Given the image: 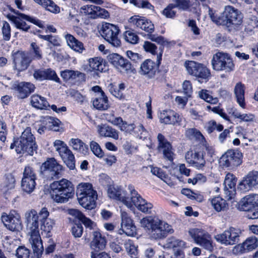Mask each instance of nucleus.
I'll list each match as a JSON object with an SVG mask.
<instances>
[{
    "label": "nucleus",
    "instance_id": "f03ea898",
    "mask_svg": "<svg viewBox=\"0 0 258 258\" xmlns=\"http://www.w3.org/2000/svg\"><path fill=\"white\" fill-rule=\"evenodd\" d=\"M142 227L148 231L150 237L155 239L165 238L168 234L173 232L171 225L158 218L152 216H147L140 221Z\"/></svg>",
    "mask_w": 258,
    "mask_h": 258
},
{
    "label": "nucleus",
    "instance_id": "cd10ccee",
    "mask_svg": "<svg viewBox=\"0 0 258 258\" xmlns=\"http://www.w3.org/2000/svg\"><path fill=\"white\" fill-rule=\"evenodd\" d=\"M67 45L72 50L79 53H82L85 50L83 43L77 39L73 35L66 32L63 34Z\"/></svg>",
    "mask_w": 258,
    "mask_h": 258
},
{
    "label": "nucleus",
    "instance_id": "bb28decb",
    "mask_svg": "<svg viewBox=\"0 0 258 258\" xmlns=\"http://www.w3.org/2000/svg\"><path fill=\"white\" fill-rule=\"evenodd\" d=\"M107 194L110 198L122 202L125 205V202L130 201V197L125 196V191L117 186L110 185L107 189Z\"/></svg>",
    "mask_w": 258,
    "mask_h": 258
},
{
    "label": "nucleus",
    "instance_id": "6e6552de",
    "mask_svg": "<svg viewBox=\"0 0 258 258\" xmlns=\"http://www.w3.org/2000/svg\"><path fill=\"white\" fill-rule=\"evenodd\" d=\"M119 29L117 26L112 24L105 22L102 24L101 35L111 46L118 47L121 42L118 38Z\"/></svg>",
    "mask_w": 258,
    "mask_h": 258
},
{
    "label": "nucleus",
    "instance_id": "5fc2aeb1",
    "mask_svg": "<svg viewBox=\"0 0 258 258\" xmlns=\"http://www.w3.org/2000/svg\"><path fill=\"white\" fill-rule=\"evenodd\" d=\"M185 245L186 243L184 241L173 237L168 238L166 241V246L169 248H184L185 247Z\"/></svg>",
    "mask_w": 258,
    "mask_h": 258
},
{
    "label": "nucleus",
    "instance_id": "09e8293b",
    "mask_svg": "<svg viewBox=\"0 0 258 258\" xmlns=\"http://www.w3.org/2000/svg\"><path fill=\"white\" fill-rule=\"evenodd\" d=\"M185 136L190 140H199L203 141L204 137L202 133L195 128H189L185 130Z\"/></svg>",
    "mask_w": 258,
    "mask_h": 258
},
{
    "label": "nucleus",
    "instance_id": "ea45409f",
    "mask_svg": "<svg viewBox=\"0 0 258 258\" xmlns=\"http://www.w3.org/2000/svg\"><path fill=\"white\" fill-rule=\"evenodd\" d=\"M69 214L78 219L86 227L92 229L94 223L89 218L86 217L83 213L77 209H72L69 210Z\"/></svg>",
    "mask_w": 258,
    "mask_h": 258
},
{
    "label": "nucleus",
    "instance_id": "a211bd4d",
    "mask_svg": "<svg viewBox=\"0 0 258 258\" xmlns=\"http://www.w3.org/2000/svg\"><path fill=\"white\" fill-rule=\"evenodd\" d=\"M121 228L118 231L120 235L125 234L130 236H133L136 233V227L133 222L132 219L128 214L124 211H121Z\"/></svg>",
    "mask_w": 258,
    "mask_h": 258
},
{
    "label": "nucleus",
    "instance_id": "aec40b11",
    "mask_svg": "<svg viewBox=\"0 0 258 258\" xmlns=\"http://www.w3.org/2000/svg\"><path fill=\"white\" fill-rule=\"evenodd\" d=\"M258 185V171L249 172L243 180L239 183L238 189L242 192H246Z\"/></svg>",
    "mask_w": 258,
    "mask_h": 258
},
{
    "label": "nucleus",
    "instance_id": "2f4dec72",
    "mask_svg": "<svg viewBox=\"0 0 258 258\" xmlns=\"http://www.w3.org/2000/svg\"><path fill=\"white\" fill-rule=\"evenodd\" d=\"M234 94L239 105L242 108H245V86L244 84L241 82L236 83L234 88Z\"/></svg>",
    "mask_w": 258,
    "mask_h": 258
},
{
    "label": "nucleus",
    "instance_id": "72a5a7b5",
    "mask_svg": "<svg viewBox=\"0 0 258 258\" xmlns=\"http://www.w3.org/2000/svg\"><path fill=\"white\" fill-rule=\"evenodd\" d=\"M77 197L86 196H96L97 192L93 188L92 185L90 183H81L77 188Z\"/></svg>",
    "mask_w": 258,
    "mask_h": 258
},
{
    "label": "nucleus",
    "instance_id": "3c124183",
    "mask_svg": "<svg viewBox=\"0 0 258 258\" xmlns=\"http://www.w3.org/2000/svg\"><path fill=\"white\" fill-rule=\"evenodd\" d=\"M242 247L244 250L251 251L258 247V238L255 236L247 238L242 243Z\"/></svg>",
    "mask_w": 258,
    "mask_h": 258
},
{
    "label": "nucleus",
    "instance_id": "2eb2a0df",
    "mask_svg": "<svg viewBox=\"0 0 258 258\" xmlns=\"http://www.w3.org/2000/svg\"><path fill=\"white\" fill-rule=\"evenodd\" d=\"M184 66L189 74L204 80L205 82L208 81L211 77L210 70L203 64L188 61L185 62Z\"/></svg>",
    "mask_w": 258,
    "mask_h": 258
},
{
    "label": "nucleus",
    "instance_id": "0e129e2a",
    "mask_svg": "<svg viewBox=\"0 0 258 258\" xmlns=\"http://www.w3.org/2000/svg\"><path fill=\"white\" fill-rule=\"evenodd\" d=\"M176 7L174 4H170L165 8L162 11V14L168 18H173L175 17L176 12L174 10Z\"/></svg>",
    "mask_w": 258,
    "mask_h": 258
},
{
    "label": "nucleus",
    "instance_id": "37998d69",
    "mask_svg": "<svg viewBox=\"0 0 258 258\" xmlns=\"http://www.w3.org/2000/svg\"><path fill=\"white\" fill-rule=\"evenodd\" d=\"M233 116L240 119L241 121L247 123H252L256 121L255 115L251 113H241L237 111H234L232 113Z\"/></svg>",
    "mask_w": 258,
    "mask_h": 258
},
{
    "label": "nucleus",
    "instance_id": "e433bc0d",
    "mask_svg": "<svg viewBox=\"0 0 258 258\" xmlns=\"http://www.w3.org/2000/svg\"><path fill=\"white\" fill-rule=\"evenodd\" d=\"M93 105L98 110H104L108 109V100L103 92H101L98 96H96L93 101Z\"/></svg>",
    "mask_w": 258,
    "mask_h": 258
},
{
    "label": "nucleus",
    "instance_id": "4c0bfd02",
    "mask_svg": "<svg viewBox=\"0 0 258 258\" xmlns=\"http://www.w3.org/2000/svg\"><path fill=\"white\" fill-rule=\"evenodd\" d=\"M31 104L33 107L39 109H46L49 106L46 98L38 94L31 97Z\"/></svg>",
    "mask_w": 258,
    "mask_h": 258
},
{
    "label": "nucleus",
    "instance_id": "f3484780",
    "mask_svg": "<svg viewBox=\"0 0 258 258\" xmlns=\"http://www.w3.org/2000/svg\"><path fill=\"white\" fill-rule=\"evenodd\" d=\"M12 58L14 67L19 72L26 70L32 61L29 53L22 50L13 52Z\"/></svg>",
    "mask_w": 258,
    "mask_h": 258
},
{
    "label": "nucleus",
    "instance_id": "ddd939ff",
    "mask_svg": "<svg viewBox=\"0 0 258 258\" xmlns=\"http://www.w3.org/2000/svg\"><path fill=\"white\" fill-rule=\"evenodd\" d=\"M63 170L54 158H48L41 166V173L48 179L58 178Z\"/></svg>",
    "mask_w": 258,
    "mask_h": 258
},
{
    "label": "nucleus",
    "instance_id": "a19ab883",
    "mask_svg": "<svg viewBox=\"0 0 258 258\" xmlns=\"http://www.w3.org/2000/svg\"><path fill=\"white\" fill-rule=\"evenodd\" d=\"M69 145L74 150L86 154L88 151V146L79 139H71L69 142Z\"/></svg>",
    "mask_w": 258,
    "mask_h": 258
},
{
    "label": "nucleus",
    "instance_id": "a18cd8bd",
    "mask_svg": "<svg viewBox=\"0 0 258 258\" xmlns=\"http://www.w3.org/2000/svg\"><path fill=\"white\" fill-rule=\"evenodd\" d=\"M88 63L92 71L102 72L103 70V59L100 57H95L89 58Z\"/></svg>",
    "mask_w": 258,
    "mask_h": 258
},
{
    "label": "nucleus",
    "instance_id": "6e6d98bb",
    "mask_svg": "<svg viewBox=\"0 0 258 258\" xmlns=\"http://www.w3.org/2000/svg\"><path fill=\"white\" fill-rule=\"evenodd\" d=\"M37 178L36 171L31 165H27L24 169L23 179L36 180Z\"/></svg>",
    "mask_w": 258,
    "mask_h": 258
},
{
    "label": "nucleus",
    "instance_id": "f8f14e48",
    "mask_svg": "<svg viewBox=\"0 0 258 258\" xmlns=\"http://www.w3.org/2000/svg\"><path fill=\"white\" fill-rule=\"evenodd\" d=\"M63 170L54 158H48L41 166V173L48 179L58 178Z\"/></svg>",
    "mask_w": 258,
    "mask_h": 258
},
{
    "label": "nucleus",
    "instance_id": "8fccbe9b",
    "mask_svg": "<svg viewBox=\"0 0 258 258\" xmlns=\"http://www.w3.org/2000/svg\"><path fill=\"white\" fill-rule=\"evenodd\" d=\"M97 9V6L87 5L81 7V13L91 19H95Z\"/></svg>",
    "mask_w": 258,
    "mask_h": 258
},
{
    "label": "nucleus",
    "instance_id": "9d476101",
    "mask_svg": "<svg viewBox=\"0 0 258 258\" xmlns=\"http://www.w3.org/2000/svg\"><path fill=\"white\" fill-rule=\"evenodd\" d=\"M14 13L17 15H8L7 18L14 23L17 28L24 31H27L30 28V26L26 23L25 20L30 22L40 28L43 27L42 22L39 20L35 18L30 17L18 12L14 11Z\"/></svg>",
    "mask_w": 258,
    "mask_h": 258
},
{
    "label": "nucleus",
    "instance_id": "052dcab7",
    "mask_svg": "<svg viewBox=\"0 0 258 258\" xmlns=\"http://www.w3.org/2000/svg\"><path fill=\"white\" fill-rule=\"evenodd\" d=\"M42 7L47 11L54 14H57L60 12V8L51 0H46Z\"/></svg>",
    "mask_w": 258,
    "mask_h": 258
},
{
    "label": "nucleus",
    "instance_id": "13d9d810",
    "mask_svg": "<svg viewBox=\"0 0 258 258\" xmlns=\"http://www.w3.org/2000/svg\"><path fill=\"white\" fill-rule=\"evenodd\" d=\"M124 246L126 251L132 257H137L138 253L137 247L132 240L130 239L126 240L124 243Z\"/></svg>",
    "mask_w": 258,
    "mask_h": 258
},
{
    "label": "nucleus",
    "instance_id": "c756f323",
    "mask_svg": "<svg viewBox=\"0 0 258 258\" xmlns=\"http://www.w3.org/2000/svg\"><path fill=\"white\" fill-rule=\"evenodd\" d=\"M16 180L14 176L12 173H9L5 175L4 181L0 185V191L2 194L6 196L13 189L15 186Z\"/></svg>",
    "mask_w": 258,
    "mask_h": 258
},
{
    "label": "nucleus",
    "instance_id": "f257e3e1",
    "mask_svg": "<svg viewBox=\"0 0 258 258\" xmlns=\"http://www.w3.org/2000/svg\"><path fill=\"white\" fill-rule=\"evenodd\" d=\"M49 215L47 209L43 208L38 213L36 210L32 209L27 211L24 215L27 233L30 236L29 242L37 258L41 255L43 250L39 230V217L40 218L41 230L46 233L47 236H49L54 222L48 218Z\"/></svg>",
    "mask_w": 258,
    "mask_h": 258
},
{
    "label": "nucleus",
    "instance_id": "c85d7f7f",
    "mask_svg": "<svg viewBox=\"0 0 258 258\" xmlns=\"http://www.w3.org/2000/svg\"><path fill=\"white\" fill-rule=\"evenodd\" d=\"M139 73L147 78H153L156 73L154 62L150 59L146 60L141 64Z\"/></svg>",
    "mask_w": 258,
    "mask_h": 258
},
{
    "label": "nucleus",
    "instance_id": "c9c22d12",
    "mask_svg": "<svg viewBox=\"0 0 258 258\" xmlns=\"http://www.w3.org/2000/svg\"><path fill=\"white\" fill-rule=\"evenodd\" d=\"M59 156L70 169L73 170L75 169V156L69 147L67 148L60 155H59Z\"/></svg>",
    "mask_w": 258,
    "mask_h": 258
},
{
    "label": "nucleus",
    "instance_id": "dca6fc26",
    "mask_svg": "<svg viewBox=\"0 0 258 258\" xmlns=\"http://www.w3.org/2000/svg\"><path fill=\"white\" fill-rule=\"evenodd\" d=\"M242 154L238 150H228L220 159L223 167L237 166L242 162Z\"/></svg>",
    "mask_w": 258,
    "mask_h": 258
},
{
    "label": "nucleus",
    "instance_id": "39448f33",
    "mask_svg": "<svg viewBox=\"0 0 258 258\" xmlns=\"http://www.w3.org/2000/svg\"><path fill=\"white\" fill-rule=\"evenodd\" d=\"M15 148V151L18 154L27 153L33 155L37 147L35 143V138L31 133L30 127H27L22 133L20 138L14 141L11 145L10 148Z\"/></svg>",
    "mask_w": 258,
    "mask_h": 258
},
{
    "label": "nucleus",
    "instance_id": "680f3d73",
    "mask_svg": "<svg viewBox=\"0 0 258 258\" xmlns=\"http://www.w3.org/2000/svg\"><path fill=\"white\" fill-rule=\"evenodd\" d=\"M3 26L2 28V33L3 36V39L5 41H9L11 38V26L6 21H3Z\"/></svg>",
    "mask_w": 258,
    "mask_h": 258
},
{
    "label": "nucleus",
    "instance_id": "b1692460",
    "mask_svg": "<svg viewBox=\"0 0 258 258\" xmlns=\"http://www.w3.org/2000/svg\"><path fill=\"white\" fill-rule=\"evenodd\" d=\"M157 140L158 142V150L162 152L164 158L169 161H172L174 154L170 143L167 141L164 136L161 134L158 135Z\"/></svg>",
    "mask_w": 258,
    "mask_h": 258
},
{
    "label": "nucleus",
    "instance_id": "5701e85b",
    "mask_svg": "<svg viewBox=\"0 0 258 258\" xmlns=\"http://www.w3.org/2000/svg\"><path fill=\"white\" fill-rule=\"evenodd\" d=\"M160 121L165 124H180L182 117L172 110H163L159 115Z\"/></svg>",
    "mask_w": 258,
    "mask_h": 258
},
{
    "label": "nucleus",
    "instance_id": "1a4fd4ad",
    "mask_svg": "<svg viewBox=\"0 0 258 258\" xmlns=\"http://www.w3.org/2000/svg\"><path fill=\"white\" fill-rule=\"evenodd\" d=\"M241 231L236 228L230 227L222 233L214 236L216 241L225 246L233 245L239 241Z\"/></svg>",
    "mask_w": 258,
    "mask_h": 258
},
{
    "label": "nucleus",
    "instance_id": "603ef678",
    "mask_svg": "<svg viewBox=\"0 0 258 258\" xmlns=\"http://www.w3.org/2000/svg\"><path fill=\"white\" fill-rule=\"evenodd\" d=\"M36 180L22 179L21 187L22 190L28 194L31 193L36 186Z\"/></svg>",
    "mask_w": 258,
    "mask_h": 258
},
{
    "label": "nucleus",
    "instance_id": "4be33fe9",
    "mask_svg": "<svg viewBox=\"0 0 258 258\" xmlns=\"http://www.w3.org/2000/svg\"><path fill=\"white\" fill-rule=\"evenodd\" d=\"M129 22L132 26L139 28L148 33H152L154 30V24L151 21L139 16L132 17Z\"/></svg>",
    "mask_w": 258,
    "mask_h": 258
},
{
    "label": "nucleus",
    "instance_id": "393cba45",
    "mask_svg": "<svg viewBox=\"0 0 258 258\" xmlns=\"http://www.w3.org/2000/svg\"><path fill=\"white\" fill-rule=\"evenodd\" d=\"M237 179L235 176L230 173L226 174L224 181V191L226 198L228 199H231L235 194V185Z\"/></svg>",
    "mask_w": 258,
    "mask_h": 258
},
{
    "label": "nucleus",
    "instance_id": "0eeeda50",
    "mask_svg": "<svg viewBox=\"0 0 258 258\" xmlns=\"http://www.w3.org/2000/svg\"><path fill=\"white\" fill-rule=\"evenodd\" d=\"M213 69L217 71L230 72L234 69V64L230 55L218 52L214 54L212 59Z\"/></svg>",
    "mask_w": 258,
    "mask_h": 258
},
{
    "label": "nucleus",
    "instance_id": "4468645a",
    "mask_svg": "<svg viewBox=\"0 0 258 258\" xmlns=\"http://www.w3.org/2000/svg\"><path fill=\"white\" fill-rule=\"evenodd\" d=\"M1 219L4 226L10 231H19L22 229L21 216L15 210H11L9 214L3 213Z\"/></svg>",
    "mask_w": 258,
    "mask_h": 258
},
{
    "label": "nucleus",
    "instance_id": "e2e57ef3",
    "mask_svg": "<svg viewBox=\"0 0 258 258\" xmlns=\"http://www.w3.org/2000/svg\"><path fill=\"white\" fill-rule=\"evenodd\" d=\"M90 146L91 150L95 156L100 158L103 156L104 153L97 142L94 141L91 142Z\"/></svg>",
    "mask_w": 258,
    "mask_h": 258
},
{
    "label": "nucleus",
    "instance_id": "412c9836",
    "mask_svg": "<svg viewBox=\"0 0 258 258\" xmlns=\"http://www.w3.org/2000/svg\"><path fill=\"white\" fill-rule=\"evenodd\" d=\"M108 61L121 72H125L131 70L130 62L117 53H111L108 55Z\"/></svg>",
    "mask_w": 258,
    "mask_h": 258
},
{
    "label": "nucleus",
    "instance_id": "338daca9",
    "mask_svg": "<svg viewBox=\"0 0 258 258\" xmlns=\"http://www.w3.org/2000/svg\"><path fill=\"white\" fill-rule=\"evenodd\" d=\"M206 129L209 133H212L215 130L220 132L223 130V126L220 124H217L214 120H211L208 122L206 125Z\"/></svg>",
    "mask_w": 258,
    "mask_h": 258
},
{
    "label": "nucleus",
    "instance_id": "f704fd0d",
    "mask_svg": "<svg viewBox=\"0 0 258 258\" xmlns=\"http://www.w3.org/2000/svg\"><path fill=\"white\" fill-rule=\"evenodd\" d=\"M60 76L66 81L73 80L77 78L79 79V81H85V75L77 71L66 70L61 72Z\"/></svg>",
    "mask_w": 258,
    "mask_h": 258
},
{
    "label": "nucleus",
    "instance_id": "7ed1b4c3",
    "mask_svg": "<svg viewBox=\"0 0 258 258\" xmlns=\"http://www.w3.org/2000/svg\"><path fill=\"white\" fill-rule=\"evenodd\" d=\"M50 196L52 199L58 203L67 202L74 194V188L72 183L67 179L63 178L54 181L50 185Z\"/></svg>",
    "mask_w": 258,
    "mask_h": 258
},
{
    "label": "nucleus",
    "instance_id": "a878e982",
    "mask_svg": "<svg viewBox=\"0 0 258 258\" xmlns=\"http://www.w3.org/2000/svg\"><path fill=\"white\" fill-rule=\"evenodd\" d=\"M185 158L187 163L198 168L203 167L205 164V160L201 153L192 150L188 151L185 154Z\"/></svg>",
    "mask_w": 258,
    "mask_h": 258
},
{
    "label": "nucleus",
    "instance_id": "49530a36",
    "mask_svg": "<svg viewBox=\"0 0 258 258\" xmlns=\"http://www.w3.org/2000/svg\"><path fill=\"white\" fill-rule=\"evenodd\" d=\"M211 203L214 209L217 212L224 211L227 204L225 200L220 197H216L211 200Z\"/></svg>",
    "mask_w": 258,
    "mask_h": 258
},
{
    "label": "nucleus",
    "instance_id": "6ab92c4d",
    "mask_svg": "<svg viewBox=\"0 0 258 258\" xmlns=\"http://www.w3.org/2000/svg\"><path fill=\"white\" fill-rule=\"evenodd\" d=\"M11 89L15 91L18 98L24 99L34 91L35 87L34 84L29 82H15L12 84Z\"/></svg>",
    "mask_w": 258,
    "mask_h": 258
},
{
    "label": "nucleus",
    "instance_id": "69168bd1",
    "mask_svg": "<svg viewBox=\"0 0 258 258\" xmlns=\"http://www.w3.org/2000/svg\"><path fill=\"white\" fill-rule=\"evenodd\" d=\"M53 145L55 151L58 153L59 155L68 148L67 145L63 141L60 140H56L54 141Z\"/></svg>",
    "mask_w": 258,
    "mask_h": 258
},
{
    "label": "nucleus",
    "instance_id": "9b49d317",
    "mask_svg": "<svg viewBox=\"0 0 258 258\" xmlns=\"http://www.w3.org/2000/svg\"><path fill=\"white\" fill-rule=\"evenodd\" d=\"M188 234L194 242L208 250L213 249L211 236L206 231L201 228L189 229Z\"/></svg>",
    "mask_w": 258,
    "mask_h": 258
},
{
    "label": "nucleus",
    "instance_id": "79ce46f5",
    "mask_svg": "<svg viewBox=\"0 0 258 258\" xmlns=\"http://www.w3.org/2000/svg\"><path fill=\"white\" fill-rule=\"evenodd\" d=\"M39 38L48 42L47 45L51 48V46L57 47L60 46L61 40L57 35L38 34Z\"/></svg>",
    "mask_w": 258,
    "mask_h": 258
},
{
    "label": "nucleus",
    "instance_id": "7c9ffc66",
    "mask_svg": "<svg viewBox=\"0 0 258 258\" xmlns=\"http://www.w3.org/2000/svg\"><path fill=\"white\" fill-rule=\"evenodd\" d=\"M99 134L102 137H109L116 140L118 139V132L106 124L98 125L97 127Z\"/></svg>",
    "mask_w": 258,
    "mask_h": 258
},
{
    "label": "nucleus",
    "instance_id": "20e7f679",
    "mask_svg": "<svg viewBox=\"0 0 258 258\" xmlns=\"http://www.w3.org/2000/svg\"><path fill=\"white\" fill-rule=\"evenodd\" d=\"M209 15L214 23L217 25H239L242 23V16L241 13L232 6H226L222 15L218 16L215 12L209 8Z\"/></svg>",
    "mask_w": 258,
    "mask_h": 258
},
{
    "label": "nucleus",
    "instance_id": "4d7b16f0",
    "mask_svg": "<svg viewBox=\"0 0 258 258\" xmlns=\"http://www.w3.org/2000/svg\"><path fill=\"white\" fill-rule=\"evenodd\" d=\"M198 96L205 100V101L211 103L216 104L218 100L216 98H213L210 94L209 91L205 89H203L199 91L198 93Z\"/></svg>",
    "mask_w": 258,
    "mask_h": 258
},
{
    "label": "nucleus",
    "instance_id": "bf43d9fd",
    "mask_svg": "<svg viewBox=\"0 0 258 258\" xmlns=\"http://www.w3.org/2000/svg\"><path fill=\"white\" fill-rule=\"evenodd\" d=\"M117 126L119 129L126 133L132 134L133 133L135 128V125L134 123H128L126 121L122 119V122H120Z\"/></svg>",
    "mask_w": 258,
    "mask_h": 258
},
{
    "label": "nucleus",
    "instance_id": "864d4df0",
    "mask_svg": "<svg viewBox=\"0 0 258 258\" xmlns=\"http://www.w3.org/2000/svg\"><path fill=\"white\" fill-rule=\"evenodd\" d=\"M32 60H40L42 58V51L40 47L35 42L31 43L30 52H28Z\"/></svg>",
    "mask_w": 258,
    "mask_h": 258
},
{
    "label": "nucleus",
    "instance_id": "473e14b6",
    "mask_svg": "<svg viewBox=\"0 0 258 258\" xmlns=\"http://www.w3.org/2000/svg\"><path fill=\"white\" fill-rule=\"evenodd\" d=\"M93 236V239L90 243L91 247L94 250L103 249L106 243L105 238L98 231H94Z\"/></svg>",
    "mask_w": 258,
    "mask_h": 258
},
{
    "label": "nucleus",
    "instance_id": "774afa93",
    "mask_svg": "<svg viewBox=\"0 0 258 258\" xmlns=\"http://www.w3.org/2000/svg\"><path fill=\"white\" fill-rule=\"evenodd\" d=\"M17 258H31L30 250L25 246H19L16 250Z\"/></svg>",
    "mask_w": 258,
    "mask_h": 258
},
{
    "label": "nucleus",
    "instance_id": "58836bf2",
    "mask_svg": "<svg viewBox=\"0 0 258 258\" xmlns=\"http://www.w3.org/2000/svg\"><path fill=\"white\" fill-rule=\"evenodd\" d=\"M97 198L96 196H86L78 197L79 204L86 209L91 210L95 207V201Z\"/></svg>",
    "mask_w": 258,
    "mask_h": 258
},
{
    "label": "nucleus",
    "instance_id": "de8ad7c7",
    "mask_svg": "<svg viewBox=\"0 0 258 258\" xmlns=\"http://www.w3.org/2000/svg\"><path fill=\"white\" fill-rule=\"evenodd\" d=\"M143 48L147 52H150L153 55L157 54V61L158 63H160L162 59V50L159 54H157L156 52L157 46L154 44L147 41L144 42Z\"/></svg>",
    "mask_w": 258,
    "mask_h": 258
},
{
    "label": "nucleus",
    "instance_id": "c03bdc74",
    "mask_svg": "<svg viewBox=\"0 0 258 258\" xmlns=\"http://www.w3.org/2000/svg\"><path fill=\"white\" fill-rule=\"evenodd\" d=\"M42 120L48 130H52L54 131H58L59 120L58 119L47 116L44 117Z\"/></svg>",
    "mask_w": 258,
    "mask_h": 258
},
{
    "label": "nucleus",
    "instance_id": "423d86ee",
    "mask_svg": "<svg viewBox=\"0 0 258 258\" xmlns=\"http://www.w3.org/2000/svg\"><path fill=\"white\" fill-rule=\"evenodd\" d=\"M128 190L130 194L131 199L130 201H127L125 202V206L128 208H132L134 205L141 212L146 214H151L153 208V204L143 199L138 194L133 185H128Z\"/></svg>",
    "mask_w": 258,
    "mask_h": 258
}]
</instances>
